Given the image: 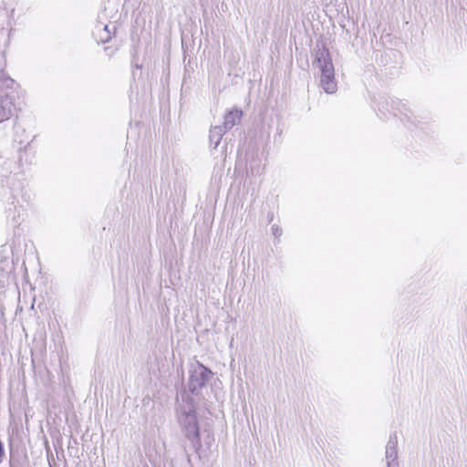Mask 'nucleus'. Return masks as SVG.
Segmentation results:
<instances>
[{"label": "nucleus", "mask_w": 467, "mask_h": 467, "mask_svg": "<svg viewBox=\"0 0 467 467\" xmlns=\"http://www.w3.org/2000/svg\"><path fill=\"white\" fill-rule=\"evenodd\" d=\"M14 84L10 78L0 77V122L10 119L14 113L15 105L10 99Z\"/></svg>", "instance_id": "7ed1b4c3"}, {"label": "nucleus", "mask_w": 467, "mask_h": 467, "mask_svg": "<svg viewBox=\"0 0 467 467\" xmlns=\"http://www.w3.org/2000/svg\"><path fill=\"white\" fill-rule=\"evenodd\" d=\"M314 67L320 71V85L329 94L337 90V83L334 77V66L328 51L319 48L316 51Z\"/></svg>", "instance_id": "f257e3e1"}, {"label": "nucleus", "mask_w": 467, "mask_h": 467, "mask_svg": "<svg viewBox=\"0 0 467 467\" xmlns=\"http://www.w3.org/2000/svg\"><path fill=\"white\" fill-rule=\"evenodd\" d=\"M227 130H224L223 126H214L210 130L209 140L212 144L214 145V148L220 144L221 140Z\"/></svg>", "instance_id": "0eeeda50"}, {"label": "nucleus", "mask_w": 467, "mask_h": 467, "mask_svg": "<svg viewBox=\"0 0 467 467\" xmlns=\"http://www.w3.org/2000/svg\"><path fill=\"white\" fill-rule=\"evenodd\" d=\"M273 232H274L275 235H280L281 234V232L278 229V227H273Z\"/></svg>", "instance_id": "6e6552de"}, {"label": "nucleus", "mask_w": 467, "mask_h": 467, "mask_svg": "<svg viewBox=\"0 0 467 467\" xmlns=\"http://www.w3.org/2000/svg\"><path fill=\"white\" fill-rule=\"evenodd\" d=\"M32 301H33V303H32V308H34L35 303H36V296H32Z\"/></svg>", "instance_id": "1a4fd4ad"}, {"label": "nucleus", "mask_w": 467, "mask_h": 467, "mask_svg": "<svg viewBox=\"0 0 467 467\" xmlns=\"http://www.w3.org/2000/svg\"><path fill=\"white\" fill-rule=\"evenodd\" d=\"M6 266H7V269H6L7 271H11L12 270V265H9V264H7Z\"/></svg>", "instance_id": "9d476101"}, {"label": "nucleus", "mask_w": 467, "mask_h": 467, "mask_svg": "<svg viewBox=\"0 0 467 467\" xmlns=\"http://www.w3.org/2000/svg\"><path fill=\"white\" fill-rule=\"evenodd\" d=\"M242 116L243 111L238 109H233L230 111H228L224 116V130H231L234 126L239 123Z\"/></svg>", "instance_id": "423d86ee"}, {"label": "nucleus", "mask_w": 467, "mask_h": 467, "mask_svg": "<svg viewBox=\"0 0 467 467\" xmlns=\"http://www.w3.org/2000/svg\"><path fill=\"white\" fill-rule=\"evenodd\" d=\"M385 454H386L387 467H399L398 437H397L396 432H393L389 435V441L386 445Z\"/></svg>", "instance_id": "39448f33"}, {"label": "nucleus", "mask_w": 467, "mask_h": 467, "mask_svg": "<svg viewBox=\"0 0 467 467\" xmlns=\"http://www.w3.org/2000/svg\"><path fill=\"white\" fill-rule=\"evenodd\" d=\"M178 421L189 440L199 441V425L195 414V406L190 398L182 399L178 409Z\"/></svg>", "instance_id": "f03ea898"}, {"label": "nucleus", "mask_w": 467, "mask_h": 467, "mask_svg": "<svg viewBox=\"0 0 467 467\" xmlns=\"http://www.w3.org/2000/svg\"><path fill=\"white\" fill-rule=\"evenodd\" d=\"M213 372L197 362L192 367L189 388L192 392H196L205 386L206 382L212 378Z\"/></svg>", "instance_id": "20e7f679"}]
</instances>
